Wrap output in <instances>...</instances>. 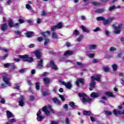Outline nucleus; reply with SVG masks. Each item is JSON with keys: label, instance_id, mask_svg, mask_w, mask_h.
<instances>
[{"label": "nucleus", "instance_id": "nucleus-58", "mask_svg": "<svg viewBox=\"0 0 124 124\" xmlns=\"http://www.w3.org/2000/svg\"><path fill=\"white\" fill-rule=\"evenodd\" d=\"M60 97L61 98L62 101H64V97L62 95H59Z\"/></svg>", "mask_w": 124, "mask_h": 124}, {"label": "nucleus", "instance_id": "nucleus-64", "mask_svg": "<svg viewBox=\"0 0 124 124\" xmlns=\"http://www.w3.org/2000/svg\"><path fill=\"white\" fill-rule=\"evenodd\" d=\"M58 124V123L57 121H52L51 122V124Z\"/></svg>", "mask_w": 124, "mask_h": 124}, {"label": "nucleus", "instance_id": "nucleus-21", "mask_svg": "<svg viewBox=\"0 0 124 124\" xmlns=\"http://www.w3.org/2000/svg\"><path fill=\"white\" fill-rule=\"evenodd\" d=\"M97 46H96V45H90L88 46V48L90 50H94L97 48Z\"/></svg>", "mask_w": 124, "mask_h": 124}, {"label": "nucleus", "instance_id": "nucleus-3", "mask_svg": "<svg viewBox=\"0 0 124 124\" xmlns=\"http://www.w3.org/2000/svg\"><path fill=\"white\" fill-rule=\"evenodd\" d=\"M97 21H103L104 25H108L110 22H112L114 20L113 18H109L108 19H105L103 16H99L96 17Z\"/></svg>", "mask_w": 124, "mask_h": 124}, {"label": "nucleus", "instance_id": "nucleus-49", "mask_svg": "<svg viewBox=\"0 0 124 124\" xmlns=\"http://www.w3.org/2000/svg\"><path fill=\"white\" fill-rule=\"evenodd\" d=\"M37 40H38V41H39V42H41V41H42V40H43V38L42 37H39L37 38Z\"/></svg>", "mask_w": 124, "mask_h": 124}, {"label": "nucleus", "instance_id": "nucleus-61", "mask_svg": "<svg viewBox=\"0 0 124 124\" xmlns=\"http://www.w3.org/2000/svg\"><path fill=\"white\" fill-rule=\"evenodd\" d=\"M14 61H15V62H20V59H19L18 58H15Z\"/></svg>", "mask_w": 124, "mask_h": 124}, {"label": "nucleus", "instance_id": "nucleus-18", "mask_svg": "<svg viewBox=\"0 0 124 124\" xmlns=\"http://www.w3.org/2000/svg\"><path fill=\"white\" fill-rule=\"evenodd\" d=\"M80 28L82 30L83 32H86V33H89L90 32V30L88 28H85V26H81Z\"/></svg>", "mask_w": 124, "mask_h": 124}, {"label": "nucleus", "instance_id": "nucleus-52", "mask_svg": "<svg viewBox=\"0 0 124 124\" xmlns=\"http://www.w3.org/2000/svg\"><path fill=\"white\" fill-rule=\"evenodd\" d=\"M105 32L106 33V35H107L108 36L109 34H110V32H109V31H108V30H105Z\"/></svg>", "mask_w": 124, "mask_h": 124}, {"label": "nucleus", "instance_id": "nucleus-53", "mask_svg": "<svg viewBox=\"0 0 124 124\" xmlns=\"http://www.w3.org/2000/svg\"><path fill=\"white\" fill-rule=\"evenodd\" d=\"M26 7L27 9H31V5L30 4H26Z\"/></svg>", "mask_w": 124, "mask_h": 124}, {"label": "nucleus", "instance_id": "nucleus-5", "mask_svg": "<svg viewBox=\"0 0 124 124\" xmlns=\"http://www.w3.org/2000/svg\"><path fill=\"white\" fill-rule=\"evenodd\" d=\"M18 57L19 59H22L24 60V62H32L33 59L32 57L29 58V55H18Z\"/></svg>", "mask_w": 124, "mask_h": 124}, {"label": "nucleus", "instance_id": "nucleus-12", "mask_svg": "<svg viewBox=\"0 0 124 124\" xmlns=\"http://www.w3.org/2000/svg\"><path fill=\"white\" fill-rule=\"evenodd\" d=\"M24 100H25V97L21 96L19 98V100L18 101L19 106H21V107L25 106V102H24Z\"/></svg>", "mask_w": 124, "mask_h": 124}, {"label": "nucleus", "instance_id": "nucleus-25", "mask_svg": "<svg viewBox=\"0 0 124 124\" xmlns=\"http://www.w3.org/2000/svg\"><path fill=\"white\" fill-rule=\"evenodd\" d=\"M7 28V24L4 23L3 24L1 25V30L2 31H5Z\"/></svg>", "mask_w": 124, "mask_h": 124}, {"label": "nucleus", "instance_id": "nucleus-2", "mask_svg": "<svg viewBox=\"0 0 124 124\" xmlns=\"http://www.w3.org/2000/svg\"><path fill=\"white\" fill-rule=\"evenodd\" d=\"M78 96L82 97L81 99L83 103H91V102H93V99L88 98V96L85 93H78Z\"/></svg>", "mask_w": 124, "mask_h": 124}, {"label": "nucleus", "instance_id": "nucleus-41", "mask_svg": "<svg viewBox=\"0 0 124 124\" xmlns=\"http://www.w3.org/2000/svg\"><path fill=\"white\" fill-rule=\"evenodd\" d=\"M104 9H100L96 10L95 12L96 13H102V12H104Z\"/></svg>", "mask_w": 124, "mask_h": 124}, {"label": "nucleus", "instance_id": "nucleus-57", "mask_svg": "<svg viewBox=\"0 0 124 124\" xmlns=\"http://www.w3.org/2000/svg\"><path fill=\"white\" fill-rule=\"evenodd\" d=\"M19 72L20 73H24V72H26V70H25V69H23L19 70Z\"/></svg>", "mask_w": 124, "mask_h": 124}, {"label": "nucleus", "instance_id": "nucleus-42", "mask_svg": "<svg viewBox=\"0 0 124 124\" xmlns=\"http://www.w3.org/2000/svg\"><path fill=\"white\" fill-rule=\"evenodd\" d=\"M87 55L88 57H89V58H93V57L95 56V54L94 53L87 54Z\"/></svg>", "mask_w": 124, "mask_h": 124}, {"label": "nucleus", "instance_id": "nucleus-28", "mask_svg": "<svg viewBox=\"0 0 124 124\" xmlns=\"http://www.w3.org/2000/svg\"><path fill=\"white\" fill-rule=\"evenodd\" d=\"M58 34H57V33H56L55 32H53L52 33V38H54V39H56L57 38H58Z\"/></svg>", "mask_w": 124, "mask_h": 124}, {"label": "nucleus", "instance_id": "nucleus-48", "mask_svg": "<svg viewBox=\"0 0 124 124\" xmlns=\"http://www.w3.org/2000/svg\"><path fill=\"white\" fill-rule=\"evenodd\" d=\"M106 115H107L108 116H110L112 115V112L109 111H106Z\"/></svg>", "mask_w": 124, "mask_h": 124}, {"label": "nucleus", "instance_id": "nucleus-39", "mask_svg": "<svg viewBox=\"0 0 124 124\" xmlns=\"http://www.w3.org/2000/svg\"><path fill=\"white\" fill-rule=\"evenodd\" d=\"M53 102H54V103H56V104H60V100H59V99H58V98H54L53 99Z\"/></svg>", "mask_w": 124, "mask_h": 124}, {"label": "nucleus", "instance_id": "nucleus-7", "mask_svg": "<svg viewBox=\"0 0 124 124\" xmlns=\"http://www.w3.org/2000/svg\"><path fill=\"white\" fill-rule=\"evenodd\" d=\"M46 67H51L52 69H55V70L59 69V68H58V66H57V65L55 64V62L53 61H50V63L47 64Z\"/></svg>", "mask_w": 124, "mask_h": 124}, {"label": "nucleus", "instance_id": "nucleus-14", "mask_svg": "<svg viewBox=\"0 0 124 124\" xmlns=\"http://www.w3.org/2000/svg\"><path fill=\"white\" fill-rule=\"evenodd\" d=\"M35 56L37 58V59H41V52L40 50L37 49L34 52Z\"/></svg>", "mask_w": 124, "mask_h": 124}, {"label": "nucleus", "instance_id": "nucleus-31", "mask_svg": "<svg viewBox=\"0 0 124 124\" xmlns=\"http://www.w3.org/2000/svg\"><path fill=\"white\" fill-rule=\"evenodd\" d=\"M114 9H116V6L115 5H112L110 7H109L108 9V11L111 12V11H113Z\"/></svg>", "mask_w": 124, "mask_h": 124}, {"label": "nucleus", "instance_id": "nucleus-51", "mask_svg": "<svg viewBox=\"0 0 124 124\" xmlns=\"http://www.w3.org/2000/svg\"><path fill=\"white\" fill-rule=\"evenodd\" d=\"M100 31V28L97 27L93 30V31L96 32V31Z\"/></svg>", "mask_w": 124, "mask_h": 124}, {"label": "nucleus", "instance_id": "nucleus-8", "mask_svg": "<svg viewBox=\"0 0 124 124\" xmlns=\"http://www.w3.org/2000/svg\"><path fill=\"white\" fill-rule=\"evenodd\" d=\"M5 76H6V74H4L3 75V81L5 83L6 85L11 86V83H10L9 78Z\"/></svg>", "mask_w": 124, "mask_h": 124}, {"label": "nucleus", "instance_id": "nucleus-10", "mask_svg": "<svg viewBox=\"0 0 124 124\" xmlns=\"http://www.w3.org/2000/svg\"><path fill=\"white\" fill-rule=\"evenodd\" d=\"M9 25L11 28L15 27V28H19V23L13 24V20L11 19H9L8 21Z\"/></svg>", "mask_w": 124, "mask_h": 124}, {"label": "nucleus", "instance_id": "nucleus-9", "mask_svg": "<svg viewBox=\"0 0 124 124\" xmlns=\"http://www.w3.org/2000/svg\"><path fill=\"white\" fill-rule=\"evenodd\" d=\"M45 117L41 116V111L39 110L37 113V120L38 122H41L42 120H44Z\"/></svg>", "mask_w": 124, "mask_h": 124}, {"label": "nucleus", "instance_id": "nucleus-35", "mask_svg": "<svg viewBox=\"0 0 124 124\" xmlns=\"http://www.w3.org/2000/svg\"><path fill=\"white\" fill-rule=\"evenodd\" d=\"M83 114L84 115H87V116H91V115H92V112L89 111H84Z\"/></svg>", "mask_w": 124, "mask_h": 124}, {"label": "nucleus", "instance_id": "nucleus-29", "mask_svg": "<svg viewBox=\"0 0 124 124\" xmlns=\"http://www.w3.org/2000/svg\"><path fill=\"white\" fill-rule=\"evenodd\" d=\"M84 38V35H80L79 37L77 38V41L78 42H81L82 41V40Z\"/></svg>", "mask_w": 124, "mask_h": 124}, {"label": "nucleus", "instance_id": "nucleus-33", "mask_svg": "<svg viewBox=\"0 0 124 124\" xmlns=\"http://www.w3.org/2000/svg\"><path fill=\"white\" fill-rule=\"evenodd\" d=\"M57 29H62V22H59L56 26Z\"/></svg>", "mask_w": 124, "mask_h": 124}, {"label": "nucleus", "instance_id": "nucleus-45", "mask_svg": "<svg viewBox=\"0 0 124 124\" xmlns=\"http://www.w3.org/2000/svg\"><path fill=\"white\" fill-rule=\"evenodd\" d=\"M40 85V84H39V82H36V83L35 86H36V90H39Z\"/></svg>", "mask_w": 124, "mask_h": 124}, {"label": "nucleus", "instance_id": "nucleus-47", "mask_svg": "<svg viewBox=\"0 0 124 124\" xmlns=\"http://www.w3.org/2000/svg\"><path fill=\"white\" fill-rule=\"evenodd\" d=\"M56 29H57V25L52 26L51 27V31H56Z\"/></svg>", "mask_w": 124, "mask_h": 124}, {"label": "nucleus", "instance_id": "nucleus-30", "mask_svg": "<svg viewBox=\"0 0 124 124\" xmlns=\"http://www.w3.org/2000/svg\"><path fill=\"white\" fill-rule=\"evenodd\" d=\"M45 84H49L50 83V79L48 78H45L43 79Z\"/></svg>", "mask_w": 124, "mask_h": 124}, {"label": "nucleus", "instance_id": "nucleus-16", "mask_svg": "<svg viewBox=\"0 0 124 124\" xmlns=\"http://www.w3.org/2000/svg\"><path fill=\"white\" fill-rule=\"evenodd\" d=\"M84 82H85V80H84V79L83 78L78 79L76 82V85H77L78 87H79V83H81V84H83Z\"/></svg>", "mask_w": 124, "mask_h": 124}, {"label": "nucleus", "instance_id": "nucleus-55", "mask_svg": "<svg viewBox=\"0 0 124 124\" xmlns=\"http://www.w3.org/2000/svg\"><path fill=\"white\" fill-rule=\"evenodd\" d=\"M15 33H16V34H17V35H20V34H21V31H15Z\"/></svg>", "mask_w": 124, "mask_h": 124}, {"label": "nucleus", "instance_id": "nucleus-46", "mask_svg": "<svg viewBox=\"0 0 124 124\" xmlns=\"http://www.w3.org/2000/svg\"><path fill=\"white\" fill-rule=\"evenodd\" d=\"M104 70L105 71V72H108L109 71V67H104L103 68Z\"/></svg>", "mask_w": 124, "mask_h": 124}, {"label": "nucleus", "instance_id": "nucleus-19", "mask_svg": "<svg viewBox=\"0 0 124 124\" xmlns=\"http://www.w3.org/2000/svg\"><path fill=\"white\" fill-rule=\"evenodd\" d=\"M71 55H73V51H66L64 54V56L67 57V56H71Z\"/></svg>", "mask_w": 124, "mask_h": 124}, {"label": "nucleus", "instance_id": "nucleus-17", "mask_svg": "<svg viewBox=\"0 0 124 124\" xmlns=\"http://www.w3.org/2000/svg\"><path fill=\"white\" fill-rule=\"evenodd\" d=\"M91 96L93 98H96V97H98L99 96V94L97 93L93 92L91 94Z\"/></svg>", "mask_w": 124, "mask_h": 124}, {"label": "nucleus", "instance_id": "nucleus-59", "mask_svg": "<svg viewBox=\"0 0 124 124\" xmlns=\"http://www.w3.org/2000/svg\"><path fill=\"white\" fill-rule=\"evenodd\" d=\"M35 45L33 44H31L29 45V48H33Z\"/></svg>", "mask_w": 124, "mask_h": 124}, {"label": "nucleus", "instance_id": "nucleus-22", "mask_svg": "<svg viewBox=\"0 0 124 124\" xmlns=\"http://www.w3.org/2000/svg\"><path fill=\"white\" fill-rule=\"evenodd\" d=\"M7 118H14V115L11 113V112L9 111H7Z\"/></svg>", "mask_w": 124, "mask_h": 124}, {"label": "nucleus", "instance_id": "nucleus-34", "mask_svg": "<svg viewBox=\"0 0 124 124\" xmlns=\"http://www.w3.org/2000/svg\"><path fill=\"white\" fill-rule=\"evenodd\" d=\"M105 93L106 94H107V95H108V96H110L111 97H114V94L111 92H106Z\"/></svg>", "mask_w": 124, "mask_h": 124}, {"label": "nucleus", "instance_id": "nucleus-4", "mask_svg": "<svg viewBox=\"0 0 124 124\" xmlns=\"http://www.w3.org/2000/svg\"><path fill=\"white\" fill-rule=\"evenodd\" d=\"M43 111L45 112L46 115V116H49L50 115V112H54V110L52 108V107L50 105H48V106H45L42 108Z\"/></svg>", "mask_w": 124, "mask_h": 124}, {"label": "nucleus", "instance_id": "nucleus-60", "mask_svg": "<svg viewBox=\"0 0 124 124\" xmlns=\"http://www.w3.org/2000/svg\"><path fill=\"white\" fill-rule=\"evenodd\" d=\"M42 16H46V15H47V13H46V12L43 11L42 12Z\"/></svg>", "mask_w": 124, "mask_h": 124}, {"label": "nucleus", "instance_id": "nucleus-20", "mask_svg": "<svg viewBox=\"0 0 124 124\" xmlns=\"http://www.w3.org/2000/svg\"><path fill=\"white\" fill-rule=\"evenodd\" d=\"M26 35L27 37H31V36H33V35H34V33L33 32L29 31L26 33Z\"/></svg>", "mask_w": 124, "mask_h": 124}, {"label": "nucleus", "instance_id": "nucleus-50", "mask_svg": "<svg viewBox=\"0 0 124 124\" xmlns=\"http://www.w3.org/2000/svg\"><path fill=\"white\" fill-rule=\"evenodd\" d=\"M14 88L16 89L17 90H19V89H20V86L18 84H15Z\"/></svg>", "mask_w": 124, "mask_h": 124}, {"label": "nucleus", "instance_id": "nucleus-32", "mask_svg": "<svg viewBox=\"0 0 124 124\" xmlns=\"http://www.w3.org/2000/svg\"><path fill=\"white\" fill-rule=\"evenodd\" d=\"M112 69L113 71H116L118 69V65L116 64H114L112 65Z\"/></svg>", "mask_w": 124, "mask_h": 124}, {"label": "nucleus", "instance_id": "nucleus-43", "mask_svg": "<svg viewBox=\"0 0 124 124\" xmlns=\"http://www.w3.org/2000/svg\"><path fill=\"white\" fill-rule=\"evenodd\" d=\"M69 106L72 107V108H74V107L75 106V104L73 102H70L69 103Z\"/></svg>", "mask_w": 124, "mask_h": 124}, {"label": "nucleus", "instance_id": "nucleus-13", "mask_svg": "<svg viewBox=\"0 0 124 124\" xmlns=\"http://www.w3.org/2000/svg\"><path fill=\"white\" fill-rule=\"evenodd\" d=\"M113 114L114 115H124V109L123 110H121L120 109H114L113 110Z\"/></svg>", "mask_w": 124, "mask_h": 124}, {"label": "nucleus", "instance_id": "nucleus-44", "mask_svg": "<svg viewBox=\"0 0 124 124\" xmlns=\"http://www.w3.org/2000/svg\"><path fill=\"white\" fill-rule=\"evenodd\" d=\"M50 42V40L49 39H45V41L44 43V45H47L48 43Z\"/></svg>", "mask_w": 124, "mask_h": 124}, {"label": "nucleus", "instance_id": "nucleus-1", "mask_svg": "<svg viewBox=\"0 0 124 124\" xmlns=\"http://www.w3.org/2000/svg\"><path fill=\"white\" fill-rule=\"evenodd\" d=\"M100 75H97L96 76L91 77L92 81L90 83V88L89 89L90 91H93L94 88H95L96 83L94 82L95 81H100Z\"/></svg>", "mask_w": 124, "mask_h": 124}, {"label": "nucleus", "instance_id": "nucleus-36", "mask_svg": "<svg viewBox=\"0 0 124 124\" xmlns=\"http://www.w3.org/2000/svg\"><path fill=\"white\" fill-rule=\"evenodd\" d=\"M107 99V97L103 96L102 98V100L100 101V102H101V103H105V100H106Z\"/></svg>", "mask_w": 124, "mask_h": 124}, {"label": "nucleus", "instance_id": "nucleus-24", "mask_svg": "<svg viewBox=\"0 0 124 124\" xmlns=\"http://www.w3.org/2000/svg\"><path fill=\"white\" fill-rule=\"evenodd\" d=\"M44 37H46V36H48V35H50V31H47L46 32H43L41 33Z\"/></svg>", "mask_w": 124, "mask_h": 124}, {"label": "nucleus", "instance_id": "nucleus-40", "mask_svg": "<svg viewBox=\"0 0 124 124\" xmlns=\"http://www.w3.org/2000/svg\"><path fill=\"white\" fill-rule=\"evenodd\" d=\"M117 50V48L115 47L111 46L109 48L110 52H115V51Z\"/></svg>", "mask_w": 124, "mask_h": 124}, {"label": "nucleus", "instance_id": "nucleus-27", "mask_svg": "<svg viewBox=\"0 0 124 124\" xmlns=\"http://www.w3.org/2000/svg\"><path fill=\"white\" fill-rule=\"evenodd\" d=\"M80 34V32L78 31V30H75L73 32V35L75 36H77V35H79Z\"/></svg>", "mask_w": 124, "mask_h": 124}, {"label": "nucleus", "instance_id": "nucleus-15", "mask_svg": "<svg viewBox=\"0 0 124 124\" xmlns=\"http://www.w3.org/2000/svg\"><path fill=\"white\" fill-rule=\"evenodd\" d=\"M43 62L44 60L41 59L39 62H38V65L37 66V68L38 69H41L43 67Z\"/></svg>", "mask_w": 124, "mask_h": 124}, {"label": "nucleus", "instance_id": "nucleus-63", "mask_svg": "<svg viewBox=\"0 0 124 124\" xmlns=\"http://www.w3.org/2000/svg\"><path fill=\"white\" fill-rule=\"evenodd\" d=\"M19 22L20 24H23V23H24V20L22 19H19Z\"/></svg>", "mask_w": 124, "mask_h": 124}, {"label": "nucleus", "instance_id": "nucleus-26", "mask_svg": "<svg viewBox=\"0 0 124 124\" xmlns=\"http://www.w3.org/2000/svg\"><path fill=\"white\" fill-rule=\"evenodd\" d=\"M10 122L7 123L6 124H12V123H16L17 121L15 118L11 119L9 120Z\"/></svg>", "mask_w": 124, "mask_h": 124}, {"label": "nucleus", "instance_id": "nucleus-38", "mask_svg": "<svg viewBox=\"0 0 124 124\" xmlns=\"http://www.w3.org/2000/svg\"><path fill=\"white\" fill-rule=\"evenodd\" d=\"M91 3L94 6H99L100 5V3L97 2H92Z\"/></svg>", "mask_w": 124, "mask_h": 124}, {"label": "nucleus", "instance_id": "nucleus-23", "mask_svg": "<svg viewBox=\"0 0 124 124\" xmlns=\"http://www.w3.org/2000/svg\"><path fill=\"white\" fill-rule=\"evenodd\" d=\"M5 67H10V66H14L15 67V65L13 63H8L4 64Z\"/></svg>", "mask_w": 124, "mask_h": 124}, {"label": "nucleus", "instance_id": "nucleus-54", "mask_svg": "<svg viewBox=\"0 0 124 124\" xmlns=\"http://www.w3.org/2000/svg\"><path fill=\"white\" fill-rule=\"evenodd\" d=\"M0 50H2V51H4V52H8V49H6L4 47L1 48Z\"/></svg>", "mask_w": 124, "mask_h": 124}, {"label": "nucleus", "instance_id": "nucleus-56", "mask_svg": "<svg viewBox=\"0 0 124 124\" xmlns=\"http://www.w3.org/2000/svg\"><path fill=\"white\" fill-rule=\"evenodd\" d=\"M1 103L4 104L5 103V99L4 98H2L0 101Z\"/></svg>", "mask_w": 124, "mask_h": 124}, {"label": "nucleus", "instance_id": "nucleus-37", "mask_svg": "<svg viewBox=\"0 0 124 124\" xmlns=\"http://www.w3.org/2000/svg\"><path fill=\"white\" fill-rule=\"evenodd\" d=\"M77 64L79 65L80 68H82V67H84L85 66V65H84V64L82 63L81 62H77Z\"/></svg>", "mask_w": 124, "mask_h": 124}, {"label": "nucleus", "instance_id": "nucleus-62", "mask_svg": "<svg viewBox=\"0 0 124 124\" xmlns=\"http://www.w3.org/2000/svg\"><path fill=\"white\" fill-rule=\"evenodd\" d=\"M66 46H67V47H70V46H71V44L70 43H67L66 44Z\"/></svg>", "mask_w": 124, "mask_h": 124}, {"label": "nucleus", "instance_id": "nucleus-6", "mask_svg": "<svg viewBox=\"0 0 124 124\" xmlns=\"http://www.w3.org/2000/svg\"><path fill=\"white\" fill-rule=\"evenodd\" d=\"M123 26L124 25L122 23L120 24L117 27L115 25H113L112 27L114 29V33L116 34H119L121 32V29L123 28Z\"/></svg>", "mask_w": 124, "mask_h": 124}, {"label": "nucleus", "instance_id": "nucleus-11", "mask_svg": "<svg viewBox=\"0 0 124 124\" xmlns=\"http://www.w3.org/2000/svg\"><path fill=\"white\" fill-rule=\"evenodd\" d=\"M59 82H60V83H61L62 84V85L65 86V87H66V88H67V89H71L72 85L70 82L66 83V82H65L64 81H62V80H59Z\"/></svg>", "mask_w": 124, "mask_h": 124}]
</instances>
